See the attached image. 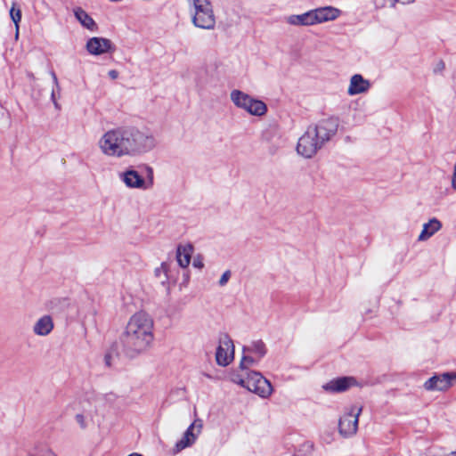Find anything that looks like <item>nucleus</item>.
Returning a JSON list of instances; mask_svg holds the SVG:
<instances>
[{
  "label": "nucleus",
  "instance_id": "1",
  "mask_svg": "<svg viewBox=\"0 0 456 456\" xmlns=\"http://www.w3.org/2000/svg\"><path fill=\"white\" fill-rule=\"evenodd\" d=\"M157 145L153 133L148 128L121 126L107 130L97 146L109 158L137 157L151 151Z\"/></svg>",
  "mask_w": 456,
  "mask_h": 456
},
{
  "label": "nucleus",
  "instance_id": "2",
  "mask_svg": "<svg viewBox=\"0 0 456 456\" xmlns=\"http://www.w3.org/2000/svg\"><path fill=\"white\" fill-rule=\"evenodd\" d=\"M154 322L145 312H137L128 320L119 336L124 354L134 358L147 352L154 340Z\"/></svg>",
  "mask_w": 456,
  "mask_h": 456
},
{
  "label": "nucleus",
  "instance_id": "3",
  "mask_svg": "<svg viewBox=\"0 0 456 456\" xmlns=\"http://www.w3.org/2000/svg\"><path fill=\"white\" fill-rule=\"evenodd\" d=\"M338 120L328 118L309 126L299 137L297 151L305 159L313 158L338 132Z\"/></svg>",
  "mask_w": 456,
  "mask_h": 456
},
{
  "label": "nucleus",
  "instance_id": "4",
  "mask_svg": "<svg viewBox=\"0 0 456 456\" xmlns=\"http://www.w3.org/2000/svg\"><path fill=\"white\" fill-rule=\"evenodd\" d=\"M340 10L333 6H323L309 10L300 14H291L285 21L291 26L308 27L336 20Z\"/></svg>",
  "mask_w": 456,
  "mask_h": 456
},
{
  "label": "nucleus",
  "instance_id": "5",
  "mask_svg": "<svg viewBox=\"0 0 456 456\" xmlns=\"http://www.w3.org/2000/svg\"><path fill=\"white\" fill-rule=\"evenodd\" d=\"M191 23L199 28L214 30L216 19L210 0H187Z\"/></svg>",
  "mask_w": 456,
  "mask_h": 456
},
{
  "label": "nucleus",
  "instance_id": "6",
  "mask_svg": "<svg viewBox=\"0 0 456 456\" xmlns=\"http://www.w3.org/2000/svg\"><path fill=\"white\" fill-rule=\"evenodd\" d=\"M233 381L262 398H268L273 390L271 382L258 371H249L245 378L236 376Z\"/></svg>",
  "mask_w": 456,
  "mask_h": 456
},
{
  "label": "nucleus",
  "instance_id": "7",
  "mask_svg": "<svg viewBox=\"0 0 456 456\" xmlns=\"http://www.w3.org/2000/svg\"><path fill=\"white\" fill-rule=\"evenodd\" d=\"M232 102L239 109H241L252 116L262 117L267 112L266 104L249 94L234 89L230 94Z\"/></svg>",
  "mask_w": 456,
  "mask_h": 456
},
{
  "label": "nucleus",
  "instance_id": "8",
  "mask_svg": "<svg viewBox=\"0 0 456 456\" xmlns=\"http://www.w3.org/2000/svg\"><path fill=\"white\" fill-rule=\"evenodd\" d=\"M143 169L145 170V178L134 169H127L119 174V178L128 188L142 190L151 189L154 183L153 168L148 165H144Z\"/></svg>",
  "mask_w": 456,
  "mask_h": 456
},
{
  "label": "nucleus",
  "instance_id": "9",
  "mask_svg": "<svg viewBox=\"0 0 456 456\" xmlns=\"http://www.w3.org/2000/svg\"><path fill=\"white\" fill-rule=\"evenodd\" d=\"M242 353L240 368L244 370L257 365L265 356L267 348L265 344L261 339H258L250 342L248 346H244Z\"/></svg>",
  "mask_w": 456,
  "mask_h": 456
},
{
  "label": "nucleus",
  "instance_id": "10",
  "mask_svg": "<svg viewBox=\"0 0 456 456\" xmlns=\"http://www.w3.org/2000/svg\"><path fill=\"white\" fill-rule=\"evenodd\" d=\"M361 412L362 407L357 405H351L345 409L338 419V432L343 437H351L356 434Z\"/></svg>",
  "mask_w": 456,
  "mask_h": 456
},
{
  "label": "nucleus",
  "instance_id": "11",
  "mask_svg": "<svg viewBox=\"0 0 456 456\" xmlns=\"http://www.w3.org/2000/svg\"><path fill=\"white\" fill-rule=\"evenodd\" d=\"M234 359V345L227 333L220 334L216 351V361L219 366H228Z\"/></svg>",
  "mask_w": 456,
  "mask_h": 456
},
{
  "label": "nucleus",
  "instance_id": "12",
  "mask_svg": "<svg viewBox=\"0 0 456 456\" xmlns=\"http://www.w3.org/2000/svg\"><path fill=\"white\" fill-rule=\"evenodd\" d=\"M455 379L456 372L436 374L424 383L423 387L427 391H444L452 386Z\"/></svg>",
  "mask_w": 456,
  "mask_h": 456
},
{
  "label": "nucleus",
  "instance_id": "13",
  "mask_svg": "<svg viewBox=\"0 0 456 456\" xmlns=\"http://www.w3.org/2000/svg\"><path fill=\"white\" fill-rule=\"evenodd\" d=\"M202 428L201 421H194L184 432L183 437L175 444V452L192 445Z\"/></svg>",
  "mask_w": 456,
  "mask_h": 456
},
{
  "label": "nucleus",
  "instance_id": "14",
  "mask_svg": "<svg viewBox=\"0 0 456 456\" xmlns=\"http://www.w3.org/2000/svg\"><path fill=\"white\" fill-rule=\"evenodd\" d=\"M86 50L92 55H101L114 50L111 41L104 37H92L86 43Z\"/></svg>",
  "mask_w": 456,
  "mask_h": 456
},
{
  "label": "nucleus",
  "instance_id": "15",
  "mask_svg": "<svg viewBox=\"0 0 456 456\" xmlns=\"http://www.w3.org/2000/svg\"><path fill=\"white\" fill-rule=\"evenodd\" d=\"M371 86L370 82L365 79L361 74H354L350 77L347 94L354 96L356 94L367 93Z\"/></svg>",
  "mask_w": 456,
  "mask_h": 456
},
{
  "label": "nucleus",
  "instance_id": "16",
  "mask_svg": "<svg viewBox=\"0 0 456 456\" xmlns=\"http://www.w3.org/2000/svg\"><path fill=\"white\" fill-rule=\"evenodd\" d=\"M355 383L354 378L342 377L330 380L323 385V389L331 393H340L347 390Z\"/></svg>",
  "mask_w": 456,
  "mask_h": 456
},
{
  "label": "nucleus",
  "instance_id": "17",
  "mask_svg": "<svg viewBox=\"0 0 456 456\" xmlns=\"http://www.w3.org/2000/svg\"><path fill=\"white\" fill-rule=\"evenodd\" d=\"M54 328V322L51 315L41 316L33 325V332L40 337L48 336Z\"/></svg>",
  "mask_w": 456,
  "mask_h": 456
},
{
  "label": "nucleus",
  "instance_id": "18",
  "mask_svg": "<svg viewBox=\"0 0 456 456\" xmlns=\"http://www.w3.org/2000/svg\"><path fill=\"white\" fill-rule=\"evenodd\" d=\"M194 248L191 243L180 244L176 249V260L182 268H186L193 254Z\"/></svg>",
  "mask_w": 456,
  "mask_h": 456
},
{
  "label": "nucleus",
  "instance_id": "19",
  "mask_svg": "<svg viewBox=\"0 0 456 456\" xmlns=\"http://www.w3.org/2000/svg\"><path fill=\"white\" fill-rule=\"evenodd\" d=\"M442 228V223L436 219L432 218L428 223L423 224L421 232L419 235L418 240L425 241L432 237L436 232Z\"/></svg>",
  "mask_w": 456,
  "mask_h": 456
},
{
  "label": "nucleus",
  "instance_id": "20",
  "mask_svg": "<svg viewBox=\"0 0 456 456\" xmlns=\"http://www.w3.org/2000/svg\"><path fill=\"white\" fill-rule=\"evenodd\" d=\"M74 15L84 28L91 31L97 29V25L94 19L82 8L77 7L74 9Z\"/></svg>",
  "mask_w": 456,
  "mask_h": 456
},
{
  "label": "nucleus",
  "instance_id": "21",
  "mask_svg": "<svg viewBox=\"0 0 456 456\" xmlns=\"http://www.w3.org/2000/svg\"><path fill=\"white\" fill-rule=\"evenodd\" d=\"M28 456H57L52 450L43 447L35 446L29 452Z\"/></svg>",
  "mask_w": 456,
  "mask_h": 456
},
{
  "label": "nucleus",
  "instance_id": "22",
  "mask_svg": "<svg viewBox=\"0 0 456 456\" xmlns=\"http://www.w3.org/2000/svg\"><path fill=\"white\" fill-rule=\"evenodd\" d=\"M10 16L16 27V37L19 35V23L21 20V11L19 7L16 6V4H13L10 10Z\"/></svg>",
  "mask_w": 456,
  "mask_h": 456
},
{
  "label": "nucleus",
  "instance_id": "23",
  "mask_svg": "<svg viewBox=\"0 0 456 456\" xmlns=\"http://www.w3.org/2000/svg\"><path fill=\"white\" fill-rule=\"evenodd\" d=\"M75 419L77 421V423L79 425V427L82 428V429H85L87 427V423H86V417L81 414V413H77L76 416H75Z\"/></svg>",
  "mask_w": 456,
  "mask_h": 456
},
{
  "label": "nucleus",
  "instance_id": "24",
  "mask_svg": "<svg viewBox=\"0 0 456 456\" xmlns=\"http://www.w3.org/2000/svg\"><path fill=\"white\" fill-rule=\"evenodd\" d=\"M230 277H231V272L229 270L225 271L222 274V276H221V278H220V280L218 281L219 285L222 286V287L226 285V283L228 282V281L230 279Z\"/></svg>",
  "mask_w": 456,
  "mask_h": 456
},
{
  "label": "nucleus",
  "instance_id": "25",
  "mask_svg": "<svg viewBox=\"0 0 456 456\" xmlns=\"http://www.w3.org/2000/svg\"><path fill=\"white\" fill-rule=\"evenodd\" d=\"M160 271H163L167 274V265L166 263H162L160 267L156 269V275H159Z\"/></svg>",
  "mask_w": 456,
  "mask_h": 456
},
{
  "label": "nucleus",
  "instance_id": "26",
  "mask_svg": "<svg viewBox=\"0 0 456 456\" xmlns=\"http://www.w3.org/2000/svg\"><path fill=\"white\" fill-rule=\"evenodd\" d=\"M377 8H383L386 6V0H374Z\"/></svg>",
  "mask_w": 456,
  "mask_h": 456
},
{
  "label": "nucleus",
  "instance_id": "27",
  "mask_svg": "<svg viewBox=\"0 0 456 456\" xmlns=\"http://www.w3.org/2000/svg\"><path fill=\"white\" fill-rule=\"evenodd\" d=\"M192 265L196 268H200H200L203 267V263H202V261L200 259H194Z\"/></svg>",
  "mask_w": 456,
  "mask_h": 456
},
{
  "label": "nucleus",
  "instance_id": "28",
  "mask_svg": "<svg viewBox=\"0 0 456 456\" xmlns=\"http://www.w3.org/2000/svg\"><path fill=\"white\" fill-rule=\"evenodd\" d=\"M109 76L112 79H116L118 77V72L115 69H111L109 71Z\"/></svg>",
  "mask_w": 456,
  "mask_h": 456
},
{
  "label": "nucleus",
  "instance_id": "29",
  "mask_svg": "<svg viewBox=\"0 0 456 456\" xmlns=\"http://www.w3.org/2000/svg\"><path fill=\"white\" fill-rule=\"evenodd\" d=\"M398 3L402 4V0H390V6L395 8Z\"/></svg>",
  "mask_w": 456,
  "mask_h": 456
},
{
  "label": "nucleus",
  "instance_id": "30",
  "mask_svg": "<svg viewBox=\"0 0 456 456\" xmlns=\"http://www.w3.org/2000/svg\"><path fill=\"white\" fill-rule=\"evenodd\" d=\"M51 75H52V77L53 79V82H54L55 86L58 87L59 84H58V79H57V77H56L55 73L52 72Z\"/></svg>",
  "mask_w": 456,
  "mask_h": 456
},
{
  "label": "nucleus",
  "instance_id": "31",
  "mask_svg": "<svg viewBox=\"0 0 456 456\" xmlns=\"http://www.w3.org/2000/svg\"><path fill=\"white\" fill-rule=\"evenodd\" d=\"M416 0H402V4H413Z\"/></svg>",
  "mask_w": 456,
  "mask_h": 456
},
{
  "label": "nucleus",
  "instance_id": "32",
  "mask_svg": "<svg viewBox=\"0 0 456 456\" xmlns=\"http://www.w3.org/2000/svg\"><path fill=\"white\" fill-rule=\"evenodd\" d=\"M277 150H278V147H271L270 148V152L272 154H274L277 151Z\"/></svg>",
  "mask_w": 456,
  "mask_h": 456
},
{
  "label": "nucleus",
  "instance_id": "33",
  "mask_svg": "<svg viewBox=\"0 0 456 456\" xmlns=\"http://www.w3.org/2000/svg\"><path fill=\"white\" fill-rule=\"evenodd\" d=\"M51 97H52V100L53 101V102H54L55 106H57V102H55V100H54V92H53V91L52 92V95H51Z\"/></svg>",
  "mask_w": 456,
  "mask_h": 456
},
{
  "label": "nucleus",
  "instance_id": "34",
  "mask_svg": "<svg viewBox=\"0 0 456 456\" xmlns=\"http://www.w3.org/2000/svg\"><path fill=\"white\" fill-rule=\"evenodd\" d=\"M446 456H456V452H452L449 454H447Z\"/></svg>",
  "mask_w": 456,
  "mask_h": 456
},
{
  "label": "nucleus",
  "instance_id": "35",
  "mask_svg": "<svg viewBox=\"0 0 456 456\" xmlns=\"http://www.w3.org/2000/svg\"><path fill=\"white\" fill-rule=\"evenodd\" d=\"M128 456H142V455L134 452V453L129 454Z\"/></svg>",
  "mask_w": 456,
  "mask_h": 456
}]
</instances>
